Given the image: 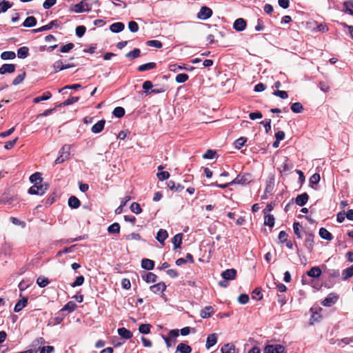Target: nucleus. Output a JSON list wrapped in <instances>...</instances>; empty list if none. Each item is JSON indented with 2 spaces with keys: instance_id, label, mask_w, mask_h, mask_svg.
Masks as SVG:
<instances>
[{
  "instance_id": "63",
  "label": "nucleus",
  "mask_w": 353,
  "mask_h": 353,
  "mask_svg": "<svg viewBox=\"0 0 353 353\" xmlns=\"http://www.w3.org/2000/svg\"><path fill=\"white\" fill-rule=\"evenodd\" d=\"M265 128L266 133H268L271 130V119H265L260 123Z\"/></svg>"
},
{
  "instance_id": "56",
  "label": "nucleus",
  "mask_w": 353,
  "mask_h": 353,
  "mask_svg": "<svg viewBox=\"0 0 353 353\" xmlns=\"http://www.w3.org/2000/svg\"><path fill=\"white\" fill-rule=\"evenodd\" d=\"M147 46L154 47L157 48H161L162 47V43L158 40H150L146 43Z\"/></svg>"
},
{
  "instance_id": "45",
  "label": "nucleus",
  "mask_w": 353,
  "mask_h": 353,
  "mask_svg": "<svg viewBox=\"0 0 353 353\" xmlns=\"http://www.w3.org/2000/svg\"><path fill=\"white\" fill-rule=\"evenodd\" d=\"M37 283L39 287L44 288L50 283V281L48 280V279L40 276L37 279Z\"/></svg>"
},
{
  "instance_id": "11",
  "label": "nucleus",
  "mask_w": 353,
  "mask_h": 353,
  "mask_svg": "<svg viewBox=\"0 0 353 353\" xmlns=\"http://www.w3.org/2000/svg\"><path fill=\"white\" fill-rule=\"evenodd\" d=\"M236 276V270L234 269H228L221 273L223 279L230 281L234 280Z\"/></svg>"
},
{
  "instance_id": "8",
  "label": "nucleus",
  "mask_w": 353,
  "mask_h": 353,
  "mask_svg": "<svg viewBox=\"0 0 353 353\" xmlns=\"http://www.w3.org/2000/svg\"><path fill=\"white\" fill-rule=\"evenodd\" d=\"M338 298L339 296L336 294L330 293L321 302V304L325 307H331L336 303Z\"/></svg>"
},
{
  "instance_id": "58",
  "label": "nucleus",
  "mask_w": 353,
  "mask_h": 353,
  "mask_svg": "<svg viewBox=\"0 0 353 353\" xmlns=\"http://www.w3.org/2000/svg\"><path fill=\"white\" fill-rule=\"evenodd\" d=\"M216 154V152L212 150H208L205 154H203V158L206 159H212Z\"/></svg>"
},
{
  "instance_id": "64",
  "label": "nucleus",
  "mask_w": 353,
  "mask_h": 353,
  "mask_svg": "<svg viewBox=\"0 0 353 353\" xmlns=\"http://www.w3.org/2000/svg\"><path fill=\"white\" fill-rule=\"evenodd\" d=\"M39 350L40 353H52L54 351V347L50 345L39 347Z\"/></svg>"
},
{
  "instance_id": "33",
  "label": "nucleus",
  "mask_w": 353,
  "mask_h": 353,
  "mask_svg": "<svg viewBox=\"0 0 353 353\" xmlns=\"http://www.w3.org/2000/svg\"><path fill=\"white\" fill-rule=\"evenodd\" d=\"M30 181L34 184H41L43 178L40 172H35L30 176Z\"/></svg>"
},
{
  "instance_id": "42",
  "label": "nucleus",
  "mask_w": 353,
  "mask_h": 353,
  "mask_svg": "<svg viewBox=\"0 0 353 353\" xmlns=\"http://www.w3.org/2000/svg\"><path fill=\"white\" fill-rule=\"evenodd\" d=\"M264 224L272 228L274 225V217L272 214H267L264 217Z\"/></svg>"
},
{
  "instance_id": "23",
  "label": "nucleus",
  "mask_w": 353,
  "mask_h": 353,
  "mask_svg": "<svg viewBox=\"0 0 353 353\" xmlns=\"http://www.w3.org/2000/svg\"><path fill=\"white\" fill-rule=\"evenodd\" d=\"M292 168L293 165L290 163L289 159L288 157H285L284 161L281 165L279 170L281 173L287 172L290 171L291 169H292Z\"/></svg>"
},
{
  "instance_id": "46",
  "label": "nucleus",
  "mask_w": 353,
  "mask_h": 353,
  "mask_svg": "<svg viewBox=\"0 0 353 353\" xmlns=\"http://www.w3.org/2000/svg\"><path fill=\"white\" fill-rule=\"evenodd\" d=\"M112 114L117 118H121L125 114V110L122 107H117L114 109Z\"/></svg>"
},
{
  "instance_id": "14",
  "label": "nucleus",
  "mask_w": 353,
  "mask_h": 353,
  "mask_svg": "<svg viewBox=\"0 0 353 353\" xmlns=\"http://www.w3.org/2000/svg\"><path fill=\"white\" fill-rule=\"evenodd\" d=\"M166 289V285L164 283L160 282L150 287V290L155 294L163 293Z\"/></svg>"
},
{
  "instance_id": "51",
  "label": "nucleus",
  "mask_w": 353,
  "mask_h": 353,
  "mask_svg": "<svg viewBox=\"0 0 353 353\" xmlns=\"http://www.w3.org/2000/svg\"><path fill=\"white\" fill-rule=\"evenodd\" d=\"M189 78V76L185 73H181L176 76L175 80L179 83H185Z\"/></svg>"
},
{
  "instance_id": "22",
  "label": "nucleus",
  "mask_w": 353,
  "mask_h": 353,
  "mask_svg": "<svg viewBox=\"0 0 353 353\" xmlns=\"http://www.w3.org/2000/svg\"><path fill=\"white\" fill-rule=\"evenodd\" d=\"M105 121L104 119H101L97 123H95L91 128V130L93 133L97 134L101 132L105 126Z\"/></svg>"
},
{
  "instance_id": "55",
  "label": "nucleus",
  "mask_w": 353,
  "mask_h": 353,
  "mask_svg": "<svg viewBox=\"0 0 353 353\" xmlns=\"http://www.w3.org/2000/svg\"><path fill=\"white\" fill-rule=\"evenodd\" d=\"M25 77H26V72H23V73L19 74L18 76H17L14 78V79L12 81V84L14 85H17L20 84L24 80Z\"/></svg>"
},
{
  "instance_id": "9",
  "label": "nucleus",
  "mask_w": 353,
  "mask_h": 353,
  "mask_svg": "<svg viewBox=\"0 0 353 353\" xmlns=\"http://www.w3.org/2000/svg\"><path fill=\"white\" fill-rule=\"evenodd\" d=\"M246 21L243 18L236 19L233 23V28L237 32H241L246 28Z\"/></svg>"
},
{
  "instance_id": "12",
  "label": "nucleus",
  "mask_w": 353,
  "mask_h": 353,
  "mask_svg": "<svg viewBox=\"0 0 353 353\" xmlns=\"http://www.w3.org/2000/svg\"><path fill=\"white\" fill-rule=\"evenodd\" d=\"M71 145L65 144L59 151V154L62 156L65 159L68 160L70 156Z\"/></svg>"
},
{
  "instance_id": "31",
  "label": "nucleus",
  "mask_w": 353,
  "mask_h": 353,
  "mask_svg": "<svg viewBox=\"0 0 353 353\" xmlns=\"http://www.w3.org/2000/svg\"><path fill=\"white\" fill-rule=\"evenodd\" d=\"M81 205L79 199L75 196H71L68 199V205L72 209L78 208Z\"/></svg>"
},
{
  "instance_id": "57",
  "label": "nucleus",
  "mask_w": 353,
  "mask_h": 353,
  "mask_svg": "<svg viewBox=\"0 0 353 353\" xmlns=\"http://www.w3.org/2000/svg\"><path fill=\"white\" fill-rule=\"evenodd\" d=\"M84 277L83 276H79L76 278L75 281L71 283L72 288L80 286L84 283Z\"/></svg>"
},
{
  "instance_id": "29",
  "label": "nucleus",
  "mask_w": 353,
  "mask_h": 353,
  "mask_svg": "<svg viewBox=\"0 0 353 353\" xmlns=\"http://www.w3.org/2000/svg\"><path fill=\"white\" fill-rule=\"evenodd\" d=\"M319 236L321 239L327 240V241H331L333 239L332 234L325 228H321L319 230Z\"/></svg>"
},
{
  "instance_id": "1",
  "label": "nucleus",
  "mask_w": 353,
  "mask_h": 353,
  "mask_svg": "<svg viewBox=\"0 0 353 353\" xmlns=\"http://www.w3.org/2000/svg\"><path fill=\"white\" fill-rule=\"evenodd\" d=\"M88 0H83L80 3L73 5L70 8V11L75 13H81L83 12H90L91 6L87 3Z\"/></svg>"
},
{
  "instance_id": "60",
  "label": "nucleus",
  "mask_w": 353,
  "mask_h": 353,
  "mask_svg": "<svg viewBox=\"0 0 353 353\" xmlns=\"http://www.w3.org/2000/svg\"><path fill=\"white\" fill-rule=\"evenodd\" d=\"M301 228V225L299 222H294L293 223L294 232L298 238H301V234L300 232Z\"/></svg>"
},
{
  "instance_id": "48",
  "label": "nucleus",
  "mask_w": 353,
  "mask_h": 353,
  "mask_svg": "<svg viewBox=\"0 0 353 353\" xmlns=\"http://www.w3.org/2000/svg\"><path fill=\"white\" fill-rule=\"evenodd\" d=\"M291 110L294 113H300L303 110V107L301 103L296 102L292 104Z\"/></svg>"
},
{
  "instance_id": "13",
  "label": "nucleus",
  "mask_w": 353,
  "mask_h": 353,
  "mask_svg": "<svg viewBox=\"0 0 353 353\" xmlns=\"http://www.w3.org/2000/svg\"><path fill=\"white\" fill-rule=\"evenodd\" d=\"M15 70V65L12 63H5L0 68V74L12 73Z\"/></svg>"
},
{
  "instance_id": "24",
  "label": "nucleus",
  "mask_w": 353,
  "mask_h": 353,
  "mask_svg": "<svg viewBox=\"0 0 353 353\" xmlns=\"http://www.w3.org/2000/svg\"><path fill=\"white\" fill-rule=\"evenodd\" d=\"M28 298L27 297H25L23 296L22 298V299L19 300L15 305L14 306V311L15 312H19L20 311L22 310V309L23 307H25L26 306V305L28 304Z\"/></svg>"
},
{
  "instance_id": "61",
  "label": "nucleus",
  "mask_w": 353,
  "mask_h": 353,
  "mask_svg": "<svg viewBox=\"0 0 353 353\" xmlns=\"http://www.w3.org/2000/svg\"><path fill=\"white\" fill-rule=\"evenodd\" d=\"M86 31V28L84 26H79L76 28L75 32L76 35L78 37H81L84 35Z\"/></svg>"
},
{
  "instance_id": "36",
  "label": "nucleus",
  "mask_w": 353,
  "mask_h": 353,
  "mask_svg": "<svg viewBox=\"0 0 353 353\" xmlns=\"http://www.w3.org/2000/svg\"><path fill=\"white\" fill-rule=\"evenodd\" d=\"M343 8L346 13L353 15V0L345 1L343 3Z\"/></svg>"
},
{
  "instance_id": "40",
  "label": "nucleus",
  "mask_w": 353,
  "mask_h": 353,
  "mask_svg": "<svg viewBox=\"0 0 353 353\" xmlns=\"http://www.w3.org/2000/svg\"><path fill=\"white\" fill-rule=\"evenodd\" d=\"M222 353H234L235 346L232 344H225L221 349Z\"/></svg>"
},
{
  "instance_id": "44",
  "label": "nucleus",
  "mask_w": 353,
  "mask_h": 353,
  "mask_svg": "<svg viewBox=\"0 0 353 353\" xmlns=\"http://www.w3.org/2000/svg\"><path fill=\"white\" fill-rule=\"evenodd\" d=\"M141 50L139 48H134L133 50L125 54L127 58L134 59L140 56Z\"/></svg>"
},
{
  "instance_id": "35",
  "label": "nucleus",
  "mask_w": 353,
  "mask_h": 353,
  "mask_svg": "<svg viewBox=\"0 0 353 353\" xmlns=\"http://www.w3.org/2000/svg\"><path fill=\"white\" fill-rule=\"evenodd\" d=\"M142 278L147 283H154L156 281L157 276L152 272H147L142 276Z\"/></svg>"
},
{
  "instance_id": "54",
  "label": "nucleus",
  "mask_w": 353,
  "mask_h": 353,
  "mask_svg": "<svg viewBox=\"0 0 353 353\" xmlns=\"http://www.w3.org/2000/svg\"><path fill=\"white\" fill-rule=\"evenodd\" d=\"M252 298L253 299L259 301L262 299L263 295L261 294V290L259 288H256L252 292Z\"/></svg>"
},
{
  "instance_id": "41",
  "label": "nucleus",
  "mask_w": 353,
  "mask_h": 353,
  "mask_svg": "<svg viewBox=\"0 0 353 353\" xmlns=\"http://www.w3.org/2000/svg\"><path fill=\"white\" fill-rule=\"evenodd\" d=\"M108 232L110 234H119L120 232V225L118 223H114L108 228Z\"/></svg>"
},
{
  "instance_id": "7",
  "label": "nucleus",
  "mask_w": 353,
  "mask_h": 353,
  "mask_svg": "<svg viewBox=\"0 0 353 353\" xmlns=\"http://www.w3.org/2000/svg\"><path fill=\"white\" fill-rule=\"evenodd\" d=\"M314 235L312 233H307L304 242V246L309 253H312L314 245Z\"/></svg>"
},
{
  "instance_id": "49",
  "label": "nucleus",
  "mask_w": 353,
  "mask_h": 353,
  "mask_svg": "<svg viewBox=\"0 0 353 353\" xmlns=\"http://www.w3.org/2000/svg\"><path fill=\"white\" fill-rule=\"evenodd\" d=\"M79 100L78 97H71L61 103L59 106H65L73 104Z\"/></svg>"
},
{
  "instance_id": "62",
  "label": "nucleus",
  "mask_w": 353,
  "mask_h": 353,
  "mask_svg": "<svg viewBox=\"0 0 353 353\" xmlns=\"http://www.w3.org/2000/svg\"><path fill=\"white\" fill-rule=\"evenodd\" d=\"M73 48L74 44L72 43H68L65 45L62 46L59 49V52L65 53L71 50Z\"/></svg>"
},
{
  "instance_id": "6",
  "label": "nucleus",
  "mask_w": 353,
  "mask_h": 353,
  "mask_svg": "<svg viewBox=\"0 0 353 353\" xmlns=\"http://www.w3.org/2000/svg\"><path fill=\"white\" fill-rule=\"evenodd\" d=\"M212 15V10L207 6H202L197 13V18L201 20H207Z\"/></svg>"
},
{
  "instance_id": "26",
  "label": "nucleus",
  "mask_w": 353,
  "mask_h": 353,
  "mask_svg": "<svg viewBox=\"0 0 353 353\" xmlns=\"http://www.w3.org/2000/svg\"><path fill=\"white\" fill-rule=\"evenodd\" d=\"M154 262L149 259H143L141 261V268L147 270H152L154 269Z\"/></svg>"
},
{
  "instance_id": "32",
  "label": "nucleus",
  "mask_w": 353,
  "mask_h": 353,
  "mask_svg": "<svg viewBox=\"0 0 353 353\" xmlns=\"http://www.w3.org/2000/svg\"><path fill=\"white\" fill-rule=\"evenodd\" d=\"M37 24V19L34 17H28L23 23V27L32 28Z\"/></svg>"
},
{
  "instance_id": "53",
  "label": "nucleus",
  "mask_w": 353,
  "mask_h": 353,
  "mask_svg": "<svg viewBox=\"0 0 353 353\" xmlns=\"http://www.w3.org/2000/svg\"><path fill=\"white\" fill-rule=\"evenodd\" d=\"M130 210L132 212L139 214L142 212V209L141 208V205L136 202H134L130 205Z\"/></svg>"
},
{
  "instance_id": "4",
  "label": "nucleus",
  "mask_w": 353,
  "mask_h": 353,
  "mask_svg": "<svg viewBox=\"0 0 353 353\" xmlns=\"http://www.w3.org/2000/svg\"><path fill=\"white\" fill-rule=\"evenodd\" d=\"M285 350V347L280 344L267 345L264 350V353H283Z\"/></svg>"
},
{
  "instance_id": "38",
  "label": "nucleus",
  "mask_w": 353,
  "mask_h": 353,
  "mask_svg": "<svg viewBox=\"0 0 353 353\" xmlns=\"http://www.w3.org/2000/svg\"><path fill=\"white\" fill-rule=\"evenodd\" d=\"M52 94L50 92H44L41 96L37 97L34 99L33 101L35 103H39L42 101L48 100L51 98Z\"/></svg>"
},
{
  "instance_id": "52",
  "label": "nucleus",
  "mask_w": 353,
  "mask_h": 353,
  "mask_svg": "<svg viewBox=\"0 0 353 353\" xmlns=\"http://www.w3.org/2000/svg\"><path fill=\"white\" fill-rule=\"evenodd\" d=\"M151 325L150 324H141L139 327V331L141 334H147L150 332Z\"/></svg>"
},
{
  "instance_id": "37",
  "label": "nucleus",
  "mask_w": 353,
  "mask_h": 353,
  "mask_svg": "<svg viewBox=\"0 0 353 353\" xmlns=\"http://www.w3.org/2000/svg\"><path fill=\"white\" fill-rule=\"evenodd\" d=\"M77 307V304L74 301H70L63 306V307L61 309V311H68L69 312H72L74 311Z\"/></svg>"
},
{
  "instance_id": "5",
  "label": "nucleus",
  "mask_w": 353,
  "mask_h": 353,
  "mask_svg": "<svg viewBox=\"0 0 353 353\" xmlns=\"http://www.w3.org/2000/svg\"><path fill=\"white\" fill-rule=\"evenodd\" d=\"M75 66L76 65L74 63H64L62 60H57L53 64V68L55 72L70 68H74Z\"/></svg>"
},
{
  "instance_id": "25",
  "label": "nucleus",
  "mask_w": 353,
  "mask_h": 353,
  "mask_svg": "<svg viewBox=\"0 0 353 353\" xmlns=\"http://www.w3.org/2000/svg\"><path fill=\"white\" fill-rule=\"evenodd\" d=\"M214 312V308L212 306H206L201 310L200 316L203 319L209 318Z\"/></svg>"
},
{
  "instance_id": "50",
  "label": "nucleus",
  "mask_w": 353,
  "mask_h": 353,
  "mask_svg": "<svg viewBox=\"0 0 353 353\" xmlns=\"http://www.w3.org/2000/svg\"><path fill=\"white\" fill-rule=\"evenodd\" d=\"M12 6V4L10 1L4 0V1L0 4V14L6 12Z\"/></svg>"
},
{
  "instance_id": "47",
  "label": "nucleus",
  "mask_w": 353,
  "mask_h": 353,
  "mask_svg": "<svg viewBox=\"0 0 353 353\" xmlns=\"http://www.w3.org/2000/svg\"><path fill=\"white\" fill-rule=\"evenodd\" d=\"M246 141L247 138L243 137L237 139L234 143L235 148L238 150L241 149L245 145Z\"/></svg>"
},
{
  "instance_id": "21",
  "label": "nucleus",
  "mask_w": 353,
  "mask_h": 353,
  "mask_svg": "<svg viewBox=\"0 0 353 353\" xmlns=\"http://www.w3.org/2000/svg\"><path fill=\"white\" fill-rule=\"evenodd\" d=\"M125 28V25L122 22H116L110 26V30L112 32L119 33L123 31Z\"/></svg>"
},
{
  "instance_id": "15",
  "label": "nucleus",
  "mask_w": 353,
  "mask_h": 353,
  "mask_svg": "<svg viewBox=\"0 0 353 353\" xmlns=\"http://www.w3.org/2000/svg\"><path fill=\"white\" fill-rule=\"evenodd\" d=\"M168 187L173 192H179L184 189V186L181 183H176L174 181H169L167 183Z\"/></svg>"
},
{
  "instance_id": "39",
  "label": "nucleus",
  "mask_w": 353,
  "mask_h": 353,
  "mask_svg": "<svg viewBox=\"0 0 353 353\" xmlns=\"http://www.w3.org/2000/svg\"><path fill=\"white\" fill-rule=\"evenodd\" d=\"M353 276V265L342 272V278L343 280H347L349 278Z\"/></svg>"
},
{
  "instance_id": "59",
  "label": "nucleus",
  "mask_w": 353,
  "mask_h": 353,
  "mask_svg": "<svg viewBox=\"0 0 353 353\" xmlns=\"http://www.w3.org/2000/svg\"><path fill=\"white\" fill-rule=\"evenodd\" d=\"M128 28L132 32H137L139 30V25L134 21H131L128 23Z\"/></svg>"
},
{
  "instance_id": "28",
  "label": "nucleus",
  "mask_w": 353,
  "mask_h": 353,
  "mask_svg": "<svg viewBox=\"0 0 353 353\" xmlns=\"http://www.w3.org/2000/svg\"><path fill=\"white\" fill-rule=\"evenodd\" d=\"M117 332L119 336L125 339H130L132 337V333L125 327L119 328Z\"/></svg>"
},
{
  "instance_id": "17",
  "label": "nucleus",
  "mask_w": 353,
  "mask_h": 353,
  "mask_svg": "<svg viewBox=\"0 0 353 353\" xmlns=\"http://www.w3.org/2000/svg\"><path fill=\"white\" fill-rule=\"evenodd\" d=\"M168 237V232L164 229H160L157 234L156 239L161 245H164L165 240Z\"/></svg>"
},
{
  "instance_id": "19",
  "label": "nucleus",
  "mask_w": 353,
  "mask_h": 353,
  "mask_svg": "<svg viewBox=\"0 0 353 353\" xmlns=\"http://www.w3.org/2000/svg\"><path fill=\"white\" fill-rule=\"evenodd\" d=\"M322 271L319 266L312 267L307 272V275L312 278H319L321 275Z\"/></svg>"
},
{
  "instance_id": "18",
  "label": "nucleus",
  "mask_w": 353,
  "mask_h": 353,
  "mask_svg": "<svg viewBox=\"0 0 353 353\" xmlns=\"http://www.w3.org/2000/svg\"><path fill=\"white\" fill-rule=\"evenodd\" d=\"M309 196L306 192L296 196L295 202L299 206H303L307 202Z\"/></svg>"
},
{
  "instance_id": "3",
  "label": "nucleus",
  "mask_w": 353,
  "mask_h": 353,
  "mask_svg": "<svg viewBox=\"0 0 353 353\" xmlns=\"http://www.w3.org/2000/svg\"><path fill=\"white\" fill-rule=\"evenodd\" d=\"M252 180V176L251 174L244 173L243 174H239L237 176L232 180L230 183L233 184H240V185H246L250 183Z\"/></svg>"
},
{
  "instance_id": "43",
  "label": "nucleus",
  "mask_w": 353,
  "mask_h": 353,
  "mask_svg": "<svg viewBox=\"0 0 353 353\" xmlns=\"http://www.w3.org/2000/svg\"><path fill=\"white\" fill-rule=\"evenodd\" d=\"M16 57V54L14 52L12 51H5L1 53V58L3 60H9V59H13Z\"/></svg>"
},
{
  "instance_id": "27",
  "label": "nucleus",
  "mask_w": 353,
  "mask_h": 353,
  "mask_svg": "<svg viewBox=\"0 0 353 353\" xmlns=\"http://www.w3.org/2000/svg\"><path fill=\"white\" fill-rule=\"evenodd\" d=\"M183 240V234L178 233L176 234L172 239V242L174 245V248L178 249L181 248Z\"/></svg>"
},
{
  "instance_id": "10",
  "label": "nucleus",
  "mask_w": 353,
  "mask_h": 353,
  "mask_svg": "<svg viewBox=\"0 0 353 353\" xmlns=\"http://www.w3.org/2000/svg\"><path fill=\"white\" fill-rule=\"evenodd\" d=\"M59 22L57 20L51 21L48 24L43 26L39 28L32 30L34 33L41 32L46 30H49L52 28L53 26H58Z\"/></svg>"
},
{
  "instance_id": "34",
  "label": "nucleus",
  "mask_w": 353,
  "mask_h": 353,
  "mask_svg": "<svg viewBox=\"0 0 353 353\" xmlns=\"http://www.w3.org/2000/svg\"><path fill=\"white\" fill-rule=\"evenodd\" d=\"M29 55V49L26 46L21 47L17 50V57L19 59H25Z\"/></svg>"
},
{
  "instance_id": "16",
  "label": "nucleus",
  "mask_w": 353,
  "mask_h": 353,
  "mask_svg": "<svg viewBox=\"0 0 353 353\" xmlns=\"http://www.w3.org/2000/svg\"><path fill=\"white\" fill-rule=\"evenodd\" d=\"M217 343V335L216 334H210L208 336L205 347L207 349H210Z\"/></svg>"
},
{
  "instance_id": "30",
  "label": "nucleus",
  "mask_w": 353,
  "mask_h": 353,
  "mask_svg": "<svg viewBox=\"0 0 353 353\" xmlns=\"http://www.w3.org/2000/svg\"><path fill=\"white\" fill-rule=\"evenodd\" d=\"M157 68V63L154 62H150L145 64H142L139 65L137 70L139 72H145L147 70H150Z\"/></svg>"
},
{
  "instance_id": "20",
  "label": "nucleus",
  "mask_w": 353,
  "mask_h": 353,
  "mask_svg": "<svg viewBox=\"0 0 353 353\" xmlns=\"http://www.w3.org/2000/svg\"><path fill=\"white\" fill-rule=\"evenodd\" d=\"M192 347L183 343H180L176 347L175 353H190Z\"/></svg>"
},
{
  "instance_id": "2",
  "label": "nucleus",
  "mask_w": 353,
  "mask_h": 353,
  "mask_svg": "<svg viewBox=\"0 0 353 353\" xmlns=\"http://www.w3.org/2000/svg\"><path fill=\"white\" fill-rule=\"evenodd\" d=\"M48 185L47 183L34 184L28 190L30 194L42 195L48 190Z\"/></svg>"
}]
</instances>
